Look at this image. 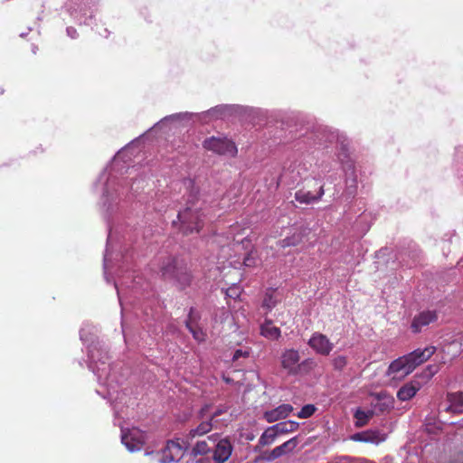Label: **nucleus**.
Here are the masks:
<instances>
[{"label": "nucleus", "instance_id": "35", "mask_svg": "<svg viewBox=\"0 0 463 463\" xmlns=\"http://www.w3.org/2000/svg\"><path fill=\"white\" fill-rule=\"evenodd\" d=\"M347 364V359L345 355H338L335 356L332 360V365L335 370L336 371H342Z\"/></svg>", "mask_w": 463, "mask_h": 463}, {"label": "nucleus", "instance_id": "21", "mask_svg": "<svg viewBox=\"0 0 463 463\" xmlns=\"http://www.w3.org/2000/svg\"><path fill=\"white\" fill-rule=\"evenodd\" d=\"M298 437H293L283 444L274 448L267 456H264V459L271 462L284 455H287L298 446Z\"/></svg>", "mask_w": 463, "mask_h": 463}, {"label": "nucleus", "instance_id": "10", "mask_svg": "<svg viewBox=\"0 0 463 463\" xmlns=\"http://www.w3.org/2000/svg\"><path fill=\"white\" fill-rule=\"evenodd\" d=\"M90 0H67L64 8L80 24L91 25L93 18L90 11Z\"/></svg>", "mask_w": 463, "mask_h": 463}, {"label": "nucleus", "instance_id": "29", "mask_svg": "<svg viewBox=\"0 0 463 463\" xmlns=\"http://www.w3.org/2000/svg\"><path fill=\"white\" fill-rule=\"evenodd\" d=\"M278 304V299L274 296V289L272 288H269L262 300V307L267 310V312H270Z\"/></svg>", "mask_w": 463, "mask_h": 463}, {"label": "nucleus", "instance_id": "41", "mask_svg": "<svg viewBox=\"0 0 463 463\" xmlns=\"http://www.w3.org/2000/svg\"><path fill=\"white\" fill-rule=\"evenodd\" d=\"M241 295V289L239 287L233 285L232 287L229 288L227 290H226V296L228 298H233V299H236L237 298H239Z\"/></svg>", "mask_w": 463, "mask_h": 463}, {"label": "nucleus", "instance_id": "17", "mask_svg": "<svg viewBox=\"0 0 463 463\" xmlns=\"http://www.w3.org/2000/svg\"><path fill=\"white\" fill-rule=\"evenodd\" d=\"M439 413H463V392H448L446 399L439 406Z\"/></svg>", "mask_w": 463, "mask_h": 463}, {"label": "nucleus", "instance_id": "40", "mask_svg": "<svg viewBox=\"0 0 463 463\" xmlns=\"http://www.w3.org/2000/svg\"><path fill=\"white\" fill-rule=\"evenodd\" d=\"M265 419L268 422H274L281 419L277 409L265 412Z\"/></svg>", "mask_w": 463, "mask_h": 463}, {"label": "nucleus", "instance_id": "47", "mask_svg": "<svg viewBox=\"0 0 463 463\" xmlns=\"http://www.w3.org/2000/svg\"><path fill=\"white\" fill-rule=\"evenodd\" d=\"M195 463H210V462H209V460H208V459H203V458H201V459L197 460Z\"/></svg>", "mask_w": 463, "mask_h": 463}, {"label": "nucleus", "instance_id": "28", "mask_svg": "<svg viewBox=\"0 0 463 463\" xmlns=\"http://www.w3.org/2000/svg\"><path fill=\"white\" fill-rule=\"evenodd\" d=\"M373 416V411L372 410L364 411L362 409H357L354 414L355 419V426L358 428L364 427L368 423Z\"/></svg>", "mask_w": 463, "mask_h": 463}, {"label": "nucleus", "instance_id": "31", "mask_svg": "<svg viewBox=\"0 0 463 463\" xmlns=\"http://www.w3.org/2000/svg\"><path fill=\"white\" fill-rule=\"evenodd\" d=\"M304 235H305V232H303V234L301 232H296L290 236H288V237L280 240L279 241V245L281 248L297 246L302 241Z\"/></svg>", "mask_w": 463, "mask_h": 463}, {"label": "nucleus", "instance_id": "49", "mask_svg": "<svg viewBox=\"0 0 463 463\" xmlns=\"http://www.w3.org/2000/svg\"><path fill=\"white\" fill-rule=\"evenodd\" d=\"M454 425H455V422H450L449 423V427L454 426Z\"/></svg>", "mask_w": 463, "mask_h": 463}, {"label": "nucleus", "instance_id": "33", "mask_svg": "<svg viewBox=\"0 0 463 463\" xmlns=\"http://www.w3.org/2000/svg\"><path fill=\"white\" fill-rule=\"evenodd\" d=\"M357 185H345L344 192L340 195L345 201L353 200L357 194Z\"/></svg>", "mask_w": 463, "mask_h": 463}, {"label": "nucleus", "instance_id": "6", "mask_svg": "<svg viewBox=\"0 0 463 463\" xmlns=\"http://www.w3.org/2000/svg\"><path fill=\"white\" fill-rule=\"evenodd\" d=\"M187 192L186 206L179 211L177 221L174 220L172 225L177 227L184 234L198 233L204 224L205 213L199 202V188L194 180L187 178L183 181Z\"/></svg>", "mask_w": 463, "mask_h": 463}, {"label": "nucleus", "instance_id": "34", "mask_svg": "<svg viewBox=\"0 0 463 463\" xmlns=\"http://www.w3.org/2000/svg\"><path fill=\"white\" fill-rule=\"evenodd\" d=\"M316 410L317 408L313 404L304 405L298 412V417L300 419H307L315 413Z\"/></svg>", "mask_w": 463, "mask_h": 463}, {"label": "nucleus", "instance_id": "19", "mask_svg": "<svg viewBox=\"0 0 463 463\" xmlns=\"http://www.w3.org/2000/svg\"><path fill=\"white\" fill-rule=\"evenodd\" d=\"M300 170L299 165L296 163H290L288 166H284L279 177L277 186H279L281 182L288 185L298 184L302 179Z\"/></svg>", "mask_w": 463, "mask_h": 463}, {"label": "nucleus", "instance_id": "25", "mask_svg": "<svg viewBox=\"0 0 463 463\" xmlns=\"http://www.w3.org/2000/svg\"><path fill=\"white\" fill-rule=\"evenodd\" d=\"M199 317L194 307H190L188 319L185 321V326L189 332L193 335L194 338L199 342L204 340V334L200 328H194L192 323Z\"/></svg>", "mask_w": 463, "mask_h": 463}, {"label": "nucleus", "instance_id": "16", "mask_svg": "<svg viewBox=\"0 0 463 463\" xmlns=\"http://www.w3.org/2000/svg\"><path fill=\"white\" fill-rule=\"evenodd\" d=\"M146 441V434L137 428L121 429V442L129 452L142 449Z\"/></svg>", "mask_w": 463, "mask_h": 463}, {"label": "nucleus", "instance_id": "1", "mask_svg": "<svg viewBox=\"0 0 463 463\" xmlns=\"http://www.w3.org/2000/svg\"><path fill=\"white\" fill-rule=\"evenodd\" d=\"M137 142L138 138L120 149L94 184L95 189L101 192L99 203L109 231L103 257L104 277L109 283V270L117 267L115 272L119 280L112 279L121 312L125 309L124 302L127 298L123 295V288L131 289L135 298H137L143 288L141 279L137 275L130 274L129 266L133 254L129 252L128 246L135 240V231L124 227L128 203L144 188L146 182L144 171L140 174V167L130 165L133 154L131 150Z\"/></svg>", "mask_w": 463, "mask_h": 463}, {"label": "nucleus", "instance_id": "48", "mask_svg": "<svg viewBox=\"0 0 463 463\" xmlns=\"http://www.w3.org/2000/svg\"><path fill=\"white\" fill-rule=\"evenodd\" d=\"M27 34H28V32H26V33H20V37L24 38V37H25Z\"/></svg>", "mask_w": 463, "mask_h": 463}, {"label": "nucleus", "instance_id": "11", "mask_svg": "<svg viewBox=\"0 0 463 463\" xmlns=\"http://www.w3.org/2000/svg\"><path fill=\"white\" fill-rule=\"evenodd\" d=\"M300 361V355L298 350L286 349L281 354V365L287 370L288 374L297 375L302 373L303 371L307 370L314 364V361L311 358Z\"/></svg>", "mask_w": 463, "mask_h": 463}, {"label": "nucleus", "instance_id": "13", "mask_svg": "<svg viewBox=\"0 0 463 463\" xmlns=\"http://www.w3.org/2000/svg\"><path fill=\"white\" fill-rule=\"evenodd\" d=\"M203 146L218 155L235 156L238 152L235 143L227 137H208L203 140Z\"/></svg>", "mask_w": 463, "mask_h": 463}, {"label": "nucleus", "instance_id": "20", "mask_svg": "<svg viewBox=\"0 0 463 463\" xmlns=\"http://www.w3.org/2000/svg\"><path fill=\"white\" fill-rule=\"evenodd\" d=\"M386 435L378 430H368L356 432L351 436V439L356 442L371 443L378 445L384 441Z\"/></svg>", "mask_w": 463, "mask_h": 463}, {"label": "nucleus", "instance_id": "22", "mask_svg": "<svg viewBox=\"0 0 463 463\" xmlns=\"http://www.w3.org/2000/svg\"><path fill=\"white\" fill-rule=\"evenodd\" d=\"M437 318L438 317L435 311H422L414 317L411 325V328L413 333H419L422 327L435 322Z\"/></svg>", "mask_w": 463, "mask_h": 463}, {"label": "nucleus", "instance_id": "43", "mask_svg": "<svg viewBox=\"0 0 463 463\" xmlns=\"http://www.w3.org/2000/svg\"><path fill=\"white\" fill-rule=\"evenodd\" d=\"M248 354H249L248 352H244L241 349H237L233 354L232 360H234V361L238 360L240 357H242V356L246 357V356H248Z\"/></svg>", "mask_w": 463, "mask_h": 463}, {"label": "nucleus", "instance_id": "7", "mask_svg": "<svg viewBox=\"0 0 463 463\" xmlns=\"http://www.w3.org/2000/svg\"><path fill=\"white\" fill-rule=\"evenodd\" d=\"M436 352V347L430 345L424 349L418 348L405 355L393 360L387 370V375L393 379H402L429 360Z\"/></svg>", "mask_w": 463, "mask_h": 463}, {"label": "nucleus", "instance_id": "23", "mask_svg": "<svg viewBox=\"0 0 463 463\" xmlns=\"http://www.w3.org/2000/svg\"><path fill=\"white\" fill-rule=\"evenodd\" d=\"M420 389L418 382H410L402 385L397 392V398L402 402H406L413 398Z\"/></svg>", "mask_w": 463, "mask_h": 463}, {"label": "nucleus", "instance_id": "46", "mask_svg": "<svg viewBox=\"0 0 463 463\" xmlns=\"http://www.w3.org/2000/svg\"><path fill=\"white\" fill-rule=\"evenodd\" d=\"M223 412H225V410H222V409H218V410H216V411H214V413H213V415L212 419H213V418H215V417H218V416H220V415H222Z\"/></svg>", "mask_w": 463, "mask_h": 463}, {"label": "nucleus", "instance_id": "3", "mask_svg": "<svg viewBox=\"0 0 463 463\" xmlns=\"http://www.w3.org/2000/svg\"><path fill=\"white\" fill-rule=\"evenodd\" d=\"M261 115L262 111L258 108L239 104H221L201 113L180 112L166 116L156 123L149 130L162 128L170 122L191 120L194 118L202 124H208L218 119L228 120L233 118L246 117H249V120L251 121Z\"/></svg>", "mask_w": 463, "mask_h": 463}, {"label": "nucleus", "instance_id": "42", "mask_svg": "<svg viewBox=\"0 0 463 463\" xmlns=\"http://www.w3.org/2000/svg\"><path fill=\"white\" fill-rule=\"evenodd\" d=\"M66 33L71 39H77L79 36L77 30L72 26L66 28Z\"/></svg>", "mask_w": 463, "mask_h": 463}, {"label": "nucleus", "instance_id": "39", "mask_svg": "<svg viewBox=\"0 0 463 463\" xmlns=\"http://www.w3.org/2000/svg\"><path fill=\"white\" fill-rule=\"evenodd\" d=\"M329 463H354V458L350 456H336L333 458Z\"/></svg>", "mask_w": 463, "mask_h": 463}, {"label": "nucleus", "instance_id": "24", "mask_svg": "<svg viewBox=\"0 0 463 463\" xmlns=\"http://www.w3.org/2000/svg\"><path fill=\"white\" fill-rule=\"evenodd\" d=\"M260 329V335L267 339L278 340L281 336L280 329L273 326V321L269 318H265Z\"/></svg>", "mask_w": 463, "mask_h": 463}, {"label": "nucleus", "instance_id": "45", "mask_svg": "<svg viewBox=\"0 0 463 463\" xmlns=\"http://www.w3.org/2000/svg\"><path fill=\"white\" fill-rule=\"evenodd\" d=\"M99 34L104 38H107L109 35V32L107 28H104L102 32H98Z\"/></svg>", "mask_w": 463, "mask_h": 463}, {"label": "nucleus", "instance_id": "8", "mask_svg": "<svg viewBox=\"0 0 463 463\" xmlns=\"http://www.w3.org/2000/svg\"><path fill=\"white\" fill-rule=\"evenodd\" d=\"M160 272L165 280L174 283L180 289L190 286L192 282V275L188 271L186 264L175 257L169 256L163 260Z\"/></svg>", "mask_w": 463, "mask_h": 463}, {"label": "nucleus", "instance_id": "50", "mask_svg": "<svg viewBox=\"0 0 463 463\" xmlns=\"http://www.w3.org/2000/svg\"><path fill=\"white\" fill-rule=\"evenodd\" d=\"M37 20H38V21H41V20H42V17H41V16H38V17H37Z\"/></svg>", "mask_w": 463, "mask_h": 463}, {"label": "nucleus", "instance_id": "44", "mask_svg": "<svg viewBox=\"0 0 463 463\" xmlns=\"http://www.w3.org/2000/svg\"><path fill=\"white\" fill-rule=\"evenodd\" d=\"M456 160L458 162H463V146H459L456 148Z\"/></svg>", "mask_w": 463, "mask_h": 463}, {"label": "nucleus", "instance_id": "18", "mask_svg": "<svg viewBox=\"0 0 463 463\" xmlns=\"http://www.w3.org/2000/svg\"><path fill=\"white\" fill-rule=\"evenodd\" d=\"M307 345L312 348L317 354L326 356L334 349V344L329 338L319 332L312 334L311 337L307 341Z\"/></svg>", "mask_w": 463, "mask_h": 463}, {"label": "nucleus", "instance_id": "38", "mask_svg": "<svg viewBox=\"0 0 463 463\" xmlns=\"http://www.w3.org/2000/svg\"><path fill=\"white\" fill-rule=\"evenodd\" d=\"M281 419H284L289 415L293 411V407L290 404H282L276 408Z\"/></svg>", "mask_w": 463, "mask_h": 463}, {"label": "nucleus", "instance_id": "32", "mask_svg": "<svg viewBox=\"0 0 463 463\" xmlns=\"http://www.w3.org/2000/svg\"><path fill=\"white\" fill-rule=\"evenodd\" d=\"M212 449L213 447L209 446L205 440L197 441L191 449V455L194 457L198 455H206L212 451Z\"/></svg>", "mask_w": 463, "mask_h": 463}, {"label": "nucleus", "instance_id": "12", "mask_svg": "<svg viewBox=\"0 0 463 463\" xmlns=\"http://www.w3.org/2000/svg\"><path fill=\"white\" fill-rule=\"evenodd\" d=\"M213 445V460L214 463H225L232 456L233 446L228 438L221 439L218 433L208 437Z\"/></svg>", "mask_w": 463, "mask_h": 463}, {"label": "nucleus", "instance_id": "15", "mask_svg": "<svg viewBox=\"0 0 463 463\" xmlns=\"http://www.w3.org/2000/svg\"><path fill=\"white\" fill-rule=\"evenodd\" d=\"M443 433L442 428L430 423L426 424L425 430L421 434L424 439L421 441L420 449L424 454H431L434 449H439V440Z\"/></svg>", "mask_w": 463, "mask_h": 463}, {"label": "nucleus", "instance_id": "2", "mask_svg": "<svg viewBox=\"0 0 463 463\" xmlns=\"http://www.w3.org/2000/svg\"><path fill=\"white\" fill-rule=\"evenodd\" d=\"M292 118L299 126L295 146L303 152L331 148V153L334 152V156H328L329 151L327 150L323 156L329 160L334 159L335 164L338 162L341 165L345 173V185H357L354 162L350 157L349 140L346 136L319 123L315 117L310 115L296 113Z\"/></svg>", "mask_w": 463, "mask_h": 463}, {"label": "nucleus", "instance_id": "9", "mask_svg": "<svg viewBox=\"0 0 463 463\" xmlns=\"http://www.w3.org/2000/svg\"><path fill=\"white\" fill-rule=\"evenodd\" d=\"M121 369V364L119 363L113 364L110 365V368L107 370V375L109 377L108 383H111L112 381L115 383L116 380H118V385L114 394L111 398L109 396V385L106 383H100L99 381V384L100 386L99 389L96 390V392L101 396L103 399H107L110 403L113 404V407H116V404L118 401L121 402L122 394H124V389L121 388L123 381L125 379V374L119 373L118 370Z\"/></svg>", "mask_w": 463, "mask_h": 463}, {"label": "nucleus", "instance_id": "30", "mask_svg": "<svg viewBox=\"0 0 463 463\" xmlns=\"http://www.w3.org/2000/svg\"><path fill=\"white\" fill-rule=\"evenodd\" d=\"M278 436L279 435L273 426H270L260 435L259 439V445L262 447L270 445L275 441Z\"/></svg>", "mask_w": 463, "mask_h": 463}, {"label": "nucleus", "instance_id": "26", "mask_svg": "<svg viewBox=\"0 0 463 463\" xmlns=\"http://www.w3.org/2000/svg\"><path fill=\"white\" fill-rule=\"evenodd\" d=\"M212 419L201 422L196 428L191 429L187 434L188 439H193L197 436H203L212 430Z\"/></svg>", "mask_w": 463, "mask_h": 463}, {"label": "nucleus", "instance_id": "27", "mask_svg": "<svg viewBox=\"0 0 463 463\" xmlns=\"http://www.w3.org/2000/svg\"><path fill=\"white\" fill-rule=\"evenodd\" d=\"M298 422L294 420H285L278 422L273 426L274 430L277 431L278 435L292 432L298 428Z\"/></svg>", "mask_w": 463, "mask_h": 463}, {"label": "nucleus", "instance_id": "36", "mask_svg": "<svg viewBox=\"0 0 463 463\" xmlns=\"http://www.w3.org/2000/svg\"><path fill=\"white\" fill-rule=\"evenodd\" d=\"M258 261L259 260L257 258V255L253 251L247 253L243 259L244 266L249 268L257 266Z\"/></svg>", "mask_w": 463, "mask_h": 463}, {"label": "nucleus", "instance_id": "4", "mask_svg": "<svg viewBox=\"0 0 463 463\" xmlns=\"http://www.w3.org/2000/svg\"><path fill=\"white\" fill-rule=\"evenodd\" d=\"M80 338L87 349L88 368L97 376V381L109 385V396L111 398L114 392L118 391L119 381L116 380L115 383L113 381L108 383L107 370L114 363H110L107 347L97 336L94 327L89 325L80 328Z\"/></svg>", "mask_w": 463, "mask_h": 463}, {"label": "nucleus", "instance_id": "37", "mask_svg": "<svg viewBox=\"0 0 463 463\" xmlns=\"http://www.w3.org/2000/svg\"><path fill=\"white\" fill-rule=\"evenodd\" d=\"M439 371V366L436 364H429L423 371V377L427 380L431 379Z\"/></svg>", "mask_w": 463, "mask_h": 463}, {"label": "nucleus", "instance_id": "5", "mask_svg": "<svg viewBox=\"0 0 463 463\" xmlns=\"http://www.w3.org/2000/svg\"><path fill=\"white\" fill-rule=\"evenodd\" d=\"M335 161L318 158L316 162L317 170H313L311 178H306L301 188L294 194V199L300 204H314L319 203L325 195L326 183H333L334 175H328L335 169Z\"/></svg>", "mask_w": 463, "mask_h": 463}, {"label": "nucleus", "instance_id": "14", "mask_svg": "<svg viewBox=\"0 0 463 463\" xmlns=\"http://www.w3.org/2000/svg\"><path fill=\"white\" fill-rule=\"evenodd\" d=\"M184 447L178 442V439H169L161 450L156 452V456L161 455L157 461L159 463H172L182 458ZM146 456L155 455L154 451H146Z\"/></svg>", "mask_w": 463, "mask_h": 463}]
</instances>
